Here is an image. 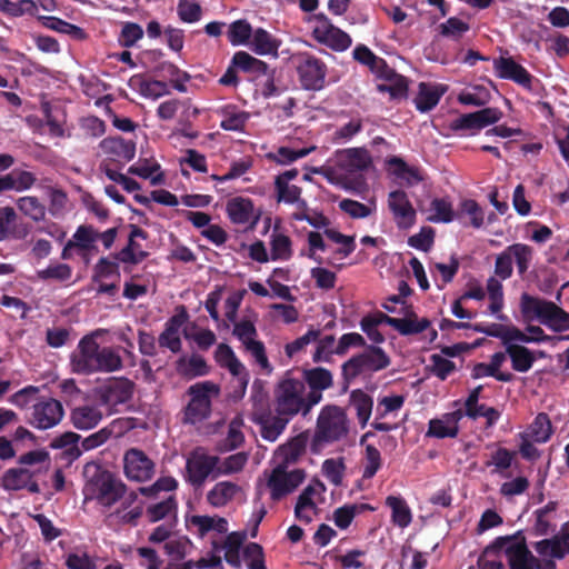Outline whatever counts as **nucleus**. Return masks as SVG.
Wrapping results in <instances>:
<instances>
[{"label": "nucleus", "mask_w": 569, "mask_h": 569, "mask_svg": "<svg viewBox=\"0 0 569 569\" xmlns=\"http://www.w3.org/2000/svg\"><path fill=\"white\" fill-rule=\"evenodd\" d=\"M70 365L78 375L113 372L122 368V359L113 348L100 347L92 335H87L72 352Z\"/></svg>", "instance_id": "obj_1"}, {"label": "nucleus", "mask_w": 569, "mask_h": 569, "mask_svg": "<svg viewBox=\"0 0 569 569\" xmlns=\"http://www.w3.org/2000/svg\"><path fill=\"white\" fill-rule=\"evenodd\" d=\"M273 403L276 413L286 415L289 418L297 415L307 417L315 407L309 402L303 381L293 377L291 370L286 371L274 386Z\"/></svg>", "instance_id": "obj_2"}, {"label": "nucleus", "mask_w": 569, "mask_h": 569, "mask_svg": "<svg viewBox=\"0 0 569 569\" xmlns=\"http://www.w3.org/2000/svg\"><path fill=\"white\" fill-rule=\"evenodd\" d=\"M84 491L103 507H111L123 498L127 486L99 462L90 461L83 467Z\"/></svg>", "instance_id": "obj_3"}, {"label": "nucleus", "mask_w": 569, "mask_h": 569, "mask_svg": "<svg viewBox=\"0 0 569 569\" xmlns=\"http://www.w3.org/2000/svg\"><path fill=\"white\" fill-rule=\"evenodd\" d=\"M349 420L345 410L335 405L325 406L317 419L311 451L318 453L325 443L339 441L348 436Z\"/></svg>", "instance_id": "obj_4"}, {"label": "nucleus", "mask_w": 569, "mask_h": 569, "mask_svg": "<svg viewBox=\"0 0 569 569\" xmlns=\"http://www.w3.org/2000/svg\"><path fill=\"white\" fill-rule=\"evenodd\" d=\"M190 400L183 409V423L196 425L208 419L211 415L212 398L218 397L220 388L212 381H201L187 390Z\"/></svg>", "instance_id": "obj_5"}, {"label": "nucleus", "mask_w": 569, "mask_h": 569, "mask_svg": "<svg viewBox=\"0 0 569 569\" xmlns=\"http://www.w3.org/2000/svg\"><path fill=\"white\" fill-rule=\"evenodd\" d=\"M309 22L312 23V37L316 41L327 46L333 51L342 52L350 48L351 37L332 24L325 13L313 14Z\"/></svg>", "instance_id": "obj_6"}, {"label": "nucleus", "mask_w": 569, "mask_h": 569, "mask_svg": "<svg viewBox=\"0 0 569 569\" xmlns=\"http://www.w3.org/2000/svg\"><path fill=\"white\" fill-rule=\"evenodd\" d=\"M134 391V383L126 377H113L107 380L104 385L96 391L100 406L104 407L109 413L116 412L119 405H124L131 400Z\"/></svg>", "instance_id": "obj_7"}, {"label": "nucleus", "mask_w": 569, "mask_h": 569, "mask_svg": "<svg viewBox=\"0 0 569 569\" xmlns=\"http://www.w3.org/2000/svg\"><path fill=\"white\" fill-rule=\"evenodd\" d=\"M299 82L305 90L319 91L325 88L327 66L317 57L303 52L296 57Z\"/></svg>", "instance_id": "obj_8"}, {"label": "nucleus", "mask_w": 569, "mask_h": 569, "mask_svg": "<svg viewBox=\"0 0 569 569\" xmlns=\"http://www.w3.org/2000/svg\"><path fill=\"white\" fill-rule=\"evenodd\" d=\"M505 557L509 569H538V558L529 550L521 530L506 536Z\"/></svg>", "instance_id": "obj_9"}, {"label": "nucleus", "mask_w": 569, "mask_h": 569, "mask_svg": "<svg viewBox=\"0 0 569 569\" xmlns=\"http://www.w3.org/2000/svg\"><path fill=\"white\" fill-rule=\"evenodd\" d=\"M287 468L284 463H278L267 480L273 501H278L292 492L305 480L303 470L296 469L288 472Z\"/></svg>", "instance_id": "obj_10"}, {"label": "nucleus", "mask_w": 569, "mask_h": 569, "mask_svg": "<svg viewBox=\"0 0 569 569\" xmlns=\"http://www.w3.org/2000/svg\"><path fill=\"white\" fill-rule=\"evenodd\" d=\"M369 70L377 79L388 82L377 86V90L379 92H388L393 99L407 96L408 82L406 77L399 74L383 58L379 57L377 63H375Z\"/></svg>", "instance_id": "obj_11"}, {"label": "nucleus", "mask_w": 569, "mask_h": 569, "mask_svg": "<svg viewBox=\"0 0 569 569\" xmlns=\"http://www.w3.org/2000/svg\"><path fill=\"white\" fill-rule=\"evenodd\" d=\"M123 472L131 481L147 482L156 473V463L138 448H130L123 456Z\"/></svg>", "instance_id": "obj_12"}, {"label": "nucleus", "mask_w": 569, "mask_h": 569, "mask_svg": "<svg viewBox=\"0 0 569 569\" xmlns=\"http://www.w3.org/2000/svg\"><path fill=\"white\" fill-rule=\"evenodd\" d=\"M63 407L59 400L42 398L33 405L29 423L39 430L57 426L63 417Z\"/></svg>", "instance_id": "obj_13"}, {"label": "nucleus", "mask_w": 569, "mask_h": 569, "mask_svg": "<svg viewBox=\"0 0 569 569\" xmlns=\"http://www.w3.org/2000/svg\"><path fill=\"white\" fill-rule=\"evenodd\" d=\"M502 116L503 113L500 109L488 107L461 114L449 123V128L453 131L481 130L500 121Z\"/></svg>", "instance_id": "obj_14"}, {"label": "nucleus", "mask_w": 569, "mask_h": 569, "mask_svg": "<svg viewBox=\"0 0 569 569\" xmlns=\"http://www.w3.org/2000/svg\"><path fill=\"white\" fill-rule=\"evenodd\" d=\"M298 380L303 381V385H308L309 402L311 405H318L322 400V392L333 385V377L330 370L323 367H316L311 369H302L301 377Z\"/></svg>", "instance_id": "obj_15"}, {"label": "nucleus", "mask_w": 569, "mask_h": 569, "mask_svg": "<svg viewBox=\"0 0 569 569\" xmlns=\"http://www.w3.org/2000/svg\"><path fill=\"white\" fill-rule=\"evenodd\" d=\"M388 207L399 229L408 230L416 223V210L403 190H395L389 193Z\"/></svg>", "instance_id": "obj_16"}, {"label": "nucleus", "mask_w": 569, "mask_h": 569, "mask_svg": "<svg viewBox=\"0 0 569 569\" xmlns=\"http://www.w3.org/2000/svg\"><path fill=\"white\" fill-rule=\"evenodd\" d=\"M219 458L210 455H194L187 460L186 469L188 473V481L194 487H201L207 478L213 475L217 478V468Z\"/></svg>", "instance_id": "obj_17"}, {"label": "nucleus", "mask_w": 569, "mask_h": 569, "mask_svg": "<svg viewBox=\"0 0 569 569\" xmlns=\"http://www.w3.org/2000/svg\"><path fill=\"white\" fill-rule=\"evenodd\" d=\"M558 305L540 299L529 293H522L520 298V309L521 313L526 319H538L542 325L549 326L555 312L558 309Z\"/></svg>", "instance_id": "obj_18"}, {"label": "nucleus", "mask_w": 569, "mask_h": 569, "mask_svg": "<svg viewBox=\"0 0 569 569\" xmlns=\"http://www.w3.org/2000/svg\"><path fill=\"white\" fill-rule=\"evenodd\" d=\"M214 360L221 368L227 369L238 379L241 392L244 393L249 382V372L231 347L227 343H219L214 351Z\"/></svg>", "instance_id": "obj_19"}, {"label": "nucleus", "mask_w": 569, "mask_h": 569, "mask_svg": "<svg viewBox=\"0 0 569 569\" xmlns=\"http://www.w3.org/2000/svg\"><path fill=\"white\" fill-rule=\"evenodd\" d=\"M493 66L499 78L511 80L527 90L532 89L533 76L512 58L500 57Z\"/></svg>", "instance_id": "obj_20"}, {"label": "nucleus", "mask_w": 569, "mask_h": 569, "mask_svg": "<svg viewBox=\"0 0 569 569\" xmlns=\"http://www.w3.org/2000/svg\"><path fill=\"white\" fill-rule=\"evenodd\" d=\"M130 233L128 243L118 253L114 254V259L122 263L138 264L142 262L149 253L141 249L140 243L136 241L137 238L142 240L148 239V232L141 229L137 224H130Z\"/></svg>", "instance_id": "obj_21"}, {"label": "nucleus", "mask_w": 569, "mask_h": 569, "mask_svg": "<svg viewBox=\"0 0 569 569\" xmlns=\"http://www.w3.org/2000/svg\"><path fill=\"white\" fill-rule=\"evenodd\" d=\"M291 419L280 413L272 416L271 413L262 412L252 416V421L260 427L261 437L270 442L279 438Z\"/></svg>", "instance_id": "obj_22"}, {"label": "nucleus", "mask_w": 569, "mask_h": 569, "mask_svg": "<svg viewBox=\"0 0 569 569\" xmlns=\"http://www.w3.org/2000/svg\"><path fill=\"white\" fill-rule=\"evenodd\" d=\"M463 412L457 409L452 412L446 413L440 419H431L427 436L438 439L456 438L459 432V421L462 419Z\"/></svg>", "instance_id": "obj_23"}, {"label": "nucleus", "mask_w": 569, "mask_h": 569, "mask_svg": "<svg viewBox=\"0 0 569 569\" xmlns=\"http://www.w3.org/2000/svg\"><path fill=\"white\" fill-rule=\"evenodd\" d=\"M103 418L100 405L84 403L74 407L70 413L72 426L78 430H90L96 428Z\"/></svg>", "instance_id": "obj_24"}, {"label": "nucleus", "mask_w": 569, "mask_h": 569, "mask_svg": "<svg viewBox=\"0 0 569 569\" xmlns=\"http://www.w3.org/2000/svg\"><path fill=\"white\" fill-rule=\"evenodd\" d=\"M338 164L348 172L367 170L372 160L365 148H349L337 152Z\"/></svg>", "instance_id": "obj_25"}, {"label": "nucleus", "mask_w": 569, "mask_h": 569, "mask_svg": "<svg viewBox=\"0 0 569 569\" xmlns=\"http://www.w3.org/2000/svg\"><path fill=\"white\" fill-rule=\"evenodd\" d=\"M28 234V229L18 223V214L12 207L0 208V241L8 239H22Z\"/></svg>", "instance_id": "obj_26"}, {"label": "nucleus", "mask_w": 569, "mask_h": 569, "mask_svg": "<svg viewBox=\"0 0 569 569\" xmlns=\"http://www.w3.org/2000/svg\"><path fill=\"white\" fill-rule=\"evenodd\" d=\"M506 536L497 537L488 545L478 558L477 566L479 569H505L501 560V553L505 555L506 545L508 543Z\"/></svg>", "instance_id": "obj_27"}, {"label": "nucleus", "mask_w": 569, "mask_h": 569, "mask_svg": "<svg viewBox=\"0 0 569 569\" xmlns=\"http://www.w3.org/2000/svg\"><path fill=\"white\" fill-rule=\"evenodd\" d=\"M403 317L400 318L397 331L401 336H413L428 330L431 321L428 318H419L412 306L402 308Z\"/></svg>", "instance_id": "obj_28"}, {"label": "nucleus", "mask_w": 569, "mask_h": 569, "mask_svg": "<svg viewBox=\"0 0 569 569\" xmlns=\"http://www.w3.org/2000/svg\"><path fill=\"white\" fill-rule=\"evenodd\" d=\"M227 213L233 223L246 224L253 219V202L248 198H232L227 202Z\"/></svg>", "instance_id": "obj_29"}, {"label": "nucleus", "mask_w": 569, "mask_h": 569, "mask_svg": "<svg viewBox=\"0 0 569 569\" xmlns=\"http://www.w3.org/2000/svg\"><path fill=\"white\" fill-rule=\"evenodd\" d=\"M240 491V487L231 481H220L213 486L207 493L208 502L216 508H220L230 502Z\"/></svg>", "instance_id": "obj_30"}, {"label": "nucleus", "mask_w": 569, "mask_h": 569, "mask_svg": "<svg viewBox=\"0 0 569 569\" xmlns=\"http://www.w3.org/2000/svg\"><path fill=\"white\" fill-rule=\"evenodd\" d=\"M233 64L239 67V70L250 73L253 77L267 76L269 71V66L248 53L247 51H237L233 54Z\"/></svg>", "instance_id": "obj_31"}, {"label": "nucleus", "mask_w": 569, "mask_h": 569, "mask_svg": "<svg viewBox=\"0 0 569 569\" xmlns=\"http://www.w3.org/2000/svg\"><path fill=\"white\" fill-rule=\"evenodd\" d=\"M130 83L137 84L139 93L148 99L156 100L170 93L168 83L161 80H146L141 76H133Z\"/></svg>", "instance_id": "obj_32"}, {"label": "nucleus", "mask_w": 569, "mask_h": 569, "mask_svg": "<svg viewBox=\"0 0 569 569\" xmlns=\"http://www.w3.org/2000/svg\"><path fill=\"white\" fill-rule=\"evenodd\" d=\"M252 50L257 54L266 56L272 54L278 56V50L281 41L271 36L267 30L258 28L252 33Z\"/></svg>", "instance_id": "obj_33"}, {"label": "nucleus", "mask_w": 569, "mask_h": 569, "mask_svg": "<svg viewBox=\"0 0 569 569\" xmlns=\"http://www.w3.org/2000/svg\"><path fill=\"white\" fill-rule=\"evenodd\" d=\"M360 356L366 371L377 372L388 368L391 363L390 357L378 346H367Z\"/></svg>", "instance_id": "obj_34"}, {"label": "nucleus", "mask_w": 569, "mask_h": 569, "mask_svg": "<svg viewBox=\"0 0 569 569\" xmlns=\"http://www.w3.org/2000/svg\"><path fill=\"white\" fill-rule=\"evenodd\" d=\"M428 211L427 220L432 223H449L455 219V210L448 198H433Z\"/></svg>", "instance_id": "obj_35"}, {"label": "nucleus", "mask_w": 569, "mask_h": 569, "mask_svg": "<svg viewBox=\"0 0 569 569\" xmlns=\"http://www.w3.org/2000/svg\"><path fill=\"white\" fill-rule=\"evenodd\" d=\"M177 371L183 377L197 378L207 376L209 373V367L203 357L192 355L188 360L184 357L178 359Z\"/></svg>", "instance_id": "obj_36"}, {"label": "nucleus", "mask_w": 569, "mask_h": 569, "mask_svg": "<svg viewBox=\"0 0 569 569\" xmlns=\"http://www.w3.org/2000/svg\"><path fill=\"white\" fill-rule=\"evenodd\" d=\"M506 353L510 357L515 371L528 372L536 361L533 352L525 346H508Z\"/></svg>", "instance_id": "obj_37"}, {"label": "nucleus", "mask_w": 569, "mask_h": 569, "mask_svg": "<svg viewBox=\"0 0 569 569\" xmlns=\"http://www.w3.org/2000/svg\"><path fill=\"white\" fill-rule=\"evenodd\" d=\"M443 91L426 82L419 84V91L415 98V104L420 112L432 110L440 101Z\"/></svg>", "instance_id": "obj_38"}, {"label": "nucleus", "mask_w": 569, "mask_h": 569, "mask_svg": "<svg viewBox=\"0 0 569 569\" xmlns=\"http://www.w3.org/2000/svg\"><path fill=\"white\" fill-rule=\"evenodd\" d=\"M243 419L240 416L234 417L229 426L226 438L219 443L221 452L232 451L242 446L244 442V435L241 431Z\"/></svg>", "instance_id": "obj_39"}, {"label": "nucleus", "mask_w": 569, "mask_h": 569, "mask_svg": "<svg viewBox=\"0 0 569 569\" xmlns=\"http://www.w3.org/2000/svg\"><path fill=\"white\" fill-rule=\"evenodd\" d=\"M350 406L355 408L359 423L365 427L371 416L373 407L371 396L361 389H356L350 393Z\"/></svg>", "instance_id": "obj_40"}, {"label": "nucleus", "mask_w": 569, "mask_h": 569, "mask_svg": "<svg viewBox=\"0 0 569 569\" xmlns=\"http://www.w3.org/2000/svg\"><path fill=\"white\" fill-rule=\"evenodd\" d=\"M101 144L110 153L124 161H130L136 156V143L132 140H126L121 137L107 138Z\"/></svg>", "instance_id": "obj_41"}, {"label": "nucleus", "mask_w": 569, "mask_h": 569, "mask_svg": "<svg viewBox=\"0 0 569 569\" xmlns=\"http://www.w3.org/2000/svg\"><path fill=\"white\" fill-rule=\"evenodd\" d=\"M386 506H388L391 509V518L393 523H396L400 528H406L410 525L412 516L403 498L388 496L386 498Z\"/></svg>", "instance_id": "obj_42"}, {"label": "nucleus", "mask_w": 569, "mask_h": 569, "mask_svg": "<svg viewBox=\"0 0 569 569\" xmlns=\"http://www.w3.org/2000/svg\"><path fill=\"white\" fill-rule=\"evenodd\" d=\"M32 479V473L23 468H10L1 478L2 487L8 491H18L28 486V481Z\"/></svg>", "instance_id": "obj_43"}, {"label": "nucleus", "mask_w": 569, "mask_h": 569, "mask_svg": "<svg viewBox=\"0 0 569 569\" xmlns=\"http://www.w3.org/2000/svg\"><path fill=\"white\" fill-rule=\"evenodd\" d=\"M271 260H289L292 257L291 239L276 230L270 238Z\"/></svg>", "instance_id": "obj_44"}, {"label": "nucleus", "mask_w": 569, "mask_h": 569, "mask_svg": "<svg viewBox=\"0 0 569 569\" xmlns=\"http://www.w3.org/2000/svg\"><path fill=\"white\" fill-rule=\"evenodd\" d=\"M0 11L10 17L36 16L37 3L33 0H0Z\"/></svg>", "instance_id": "obj_45"}, {"label": "nucleus", "mask_w": 569, "mask_h": 569, "mask_svg": "<svg viewBox=\"0 0 569 569\" xmlns=\"http://www.w3.org/2000/svg\"><path fill=\"white\" fill-rule=\"evenodd\" d=\"M511 259H515L518 273L523 276L531 263L533 249L525 243H513L507 247Z\"/></svg>", "instance_id": "obj_46"}, {"label": "nucleus", "mask_w": 569, "mask_h": 569, "mask_svg": "<svg viewBox=\"0 0 569 569\" xmlns=\"http://www.w3.org/2000/svg\"><path fill=\"white\" fill-rule=\"evenodd\" d=\"M18 209L31 220L39 222L46 217V207L37 197L24 196L17 200Z\"/></svg>", "instance_id": "obj_47"}, {"label": "nucleus", "mask_w": 569, "mask_h": 569, "mask_svg": "<svg viewBox=\"0 0 569 569\" xmlns=\"http://www.w3.org/2000/svg\"><path fill=\"white\" fill-rule=\"evenodd\" d=\"M552 435V426L549 416L540 412L530 426V437L538 443L547 442Z\"/></svg>", "instance_id": "obj_48"}, {"label": "nucleus", "mask_w": 569, "mask_h": 569, "mask_svg": "<svg viewBox=\"0 0 569 569\" xmlns=\"http://www.w3.org/2000/svg\"><path fill=\"white\" fill-rule=\"evenodd\" d=\"M535 550L540 556H551L561 559L569 553V543L555 539H543L535 543Z\"/></svg>", "instance_id": "obj_49"}, {"label": "nucleus", "mask_w": 569, "mask_h": 569, "mask_svg": "<svg viewBox=\"0 0 569 569\" xmlns=\"http://www.w3.org/2000/svg\"><path fill=\"white\" fill-rule=\"evenodd\" d=\"M253 30L246 19L233 21L228 29V40L232 46L247 43L252 37Z\"/></svg>", "instance_id": "obj_50"}, {"label": "nucleus", "mask_w": 569, "mask_h": 569, "mask_svg": "<svg viewBox=\"0 0 569 569\" xmlns=\"http://www.w3.org/2000/svg\"><path fill=\"white\" fill-rule=\"evenodd\" d=\"M462 412L463 416L471 420H477L481 417L485 418L487 428H492L501 417V412L498 409L488 407L485 403H479L470 409L462 410Z\"/></svg>", "instance_id": "obj_51"}, {"label": "nucleus", "mask_w": 569, "mask_h": 569, "mask_svg": "<svg viewBox=\"0 0 569 569\" xmlns=\"http://www.w3.org/2000/svg\"><path fill=\"white\" fill-rule=\"evenodd\" d=\"M382 466L380 451L373 445H367L363 458V479H371Z\"/></svg>", "instance_id": "obj_52"}, {"label": "nucleus", "mask_w": 569, "mask_h": 569, "mask_svg": "<svg viewBox=\"0 0 569 569\" xmlns=\"http://www.w3.org/2000/svg\"><path fill=\"white\" fill-rule=\"evenodd\" d=\"M177 13L186 23H194L201 19L202 9L198 0H178Z\"/></svg>", "instance_id": "obj_53"}, {"label": "nucleus", "mask_w": 569, "mask_h": 569, "mask_svg": "<svg viewBox=\"0 0 569 569\" xmlns=\"http://www.w3.org/2000/svg\"><path fill=\"white\" fill-rule=\"evenodd\" d=\"M119 261L110 260L107 257H101L94 266L93 269V281H100L101 279L116 278L119 280L120 271H119Z\"/></svg>", "instance_id": "obj_54"}, {"label": "nucleus", "mask_w": 569, "mask_h": 569, "mask_svg": "<svg viewBox=\"0 0 569 569\" xmlns=\"http://www.w3.org/2000/svg\"><path fill=\"white\" fill-rule=\"evenodd\" d=\"M114 433V422L101 428L81 440L84 451H90L104 445Z\"/></svg>", "instance_id": "obj_55"}, {"label": "nucleus", "mask_w": 569, "mask_h": 569, "mask_svg": "<svg viewBox=\"0 0 569 569\" xmlns=\"http://www.w3.org/2000/svg\"><path fill=\"white\" fill-rule=\"evenodd\" d=\"M305 451V443L302 440L296 438L287 445L279 448L277 458H281L279 463H284L286 467L295 463Z\"/></svg>", "instance_id": "obj_56"}, {"label": "nucleus", "mask_w": 569, "mask_h": 569, "mask_svg": "<svg viewBox=\"0 0 569 569\" xmlns=\"http://www.w3.org/2000/svg\"><path fill=\"white\" fill-rule=\"evenodd\" d=\"M143 38V29L140 24L136 22H124L120 34L118 37V42L123 48L133 47L139 40Z\"/></svg>", "instance_id": "obj_57"}, {"label": "nucleus", "mask_w": 569, "mask_h": 569, "mask_svg": "<svg viewBox=\"0 0 569 569\" xmlns=\"http://www.w3.org/2000/svg\"><path fill=\"white\" fill-rule=\"evenodd\" d=\"M487 292L490 300L489 311L492 315L500 312L503 307V288L500 280L490 277L487 280Z\"/></svg>", "instance_id": "obj_58"}, {"label": "nucleus", "mask_w": 569, "mask_h": 569, "mask_svg": "<svg viewBox=\"0 0 569 569\" xmlns=\"http://www.w3.org/2000/svg\"><path fill=\"white\" fill-rule=\"evenodd\" d=\"M98 240V230L90 224L79 226L73 234L74 247L81 250H90Z\"/></svg>", "instance_id": "obj_59"}, {"label": "nucleus", "mask_w": 569, "mask_h": 569, "mask_svg": "<svg viewBox=\"0 0 569 569\" xmlns=\"http://www.w3.org/2000/svg\"><path fill=\"white\" fill-rule=\"evenodd\" d=\"M367 372L360 353L351 357L341 366V375L345 387L348 386L361 373Z\"/></svg>", "instance_id": "obj_60"}, {"label": "nucleus", "mask_w": 569, "mask_h": 569, "mask_svg": "<svg viewBox=\"0 0 569 569\" xmlns=\"http://www.w3.org/2000/svg\"><path fill=\"white\" fill-rule=\"evenodd\" d=\"M320 336L321 331L319 329L310 328L303 336L284 346L286 355L293 358L298 352L305 350L308 345L317 341Z\"/></svg>", "instance_id": "obj_61"}, {"label": "nucleus", "mask_w": 569, "mask_h": 569, "mask_svg": "<svg viewBox=\"0 0 569 569\" xmlns=\"http://www.w3.org/2000/svg\"><path fill=\"white\" fill-rule=\"evenodd\" d=\"M248 461L247 452H237L227 457L217 468V475H232L243 469Z\"/></svg>", "instance_id": "obj_62"}, {"label": "nucleus", "mask_w": 569, "mask_h": 569, "mask_svg": "<svg viewBox=\"0 0 569 569\" xmlns=\"http://www.w3.org/2000/svg\"><path fill=\"white\" fill-rule=\"evenodd\" d=\"M177 510V501L173 496L156 505L149 506L147 515L150 522H157L166 518L169 513Z\"/></svg>", "instance_id": "obj_63"}, {"label": "nucleus", "mask_w": 569, "mask_h": 569, "mask_svg": "<svg viewBox=\"0 0 569 569\" xmlns=\"http://www.w3.org/2000/svg\"><path fill=\"white\" fill-rule=\"evenodd\" d=\"M346 466L342 459H326L322 463L323 476L335 486L342 482Z\"/></svg>", "instance_id": "obj_64"}]
</instances>
